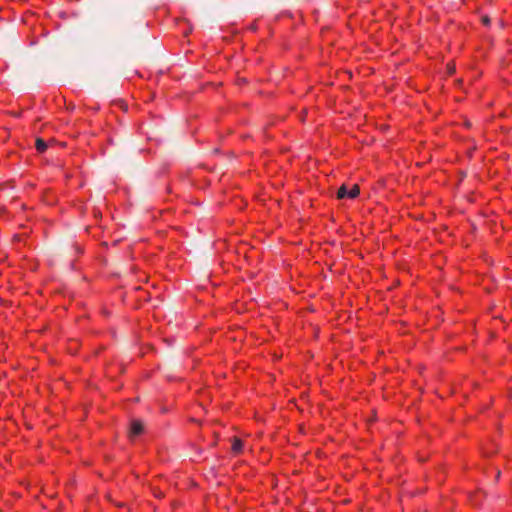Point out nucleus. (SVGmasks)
<instances>
[{"label":"nucleus","instance_id":"1","mask_svg":"<svg viewBox=\"0 0 512 512\" xmlns=\"http://www.w3.org/2000/svg\"><path fill=\"white\" fill-rule=\"evenodd\" d=\"M359 193H360V188L356 184L352 185V187L350 189L346 185H342L337 191V198L338 199H344V198L355 199L359 195Z\"/></svg>","mask_w":512,"mask_h":512},{"label":"nucleus","instance_id":"2","mask_svg":"<svg viewBox=\"0 0 512 512\" xmlns=\"http://www.w3.org/2000/svg\"><path fill=\"white\" fill-rule=\"evenodd\" d=\"M144 430V425L140 420H133L130 428V436H138Z\"/></svg>","mask_w":512,"mask_h":512},{"label":"nucleus","instance_id":"3","mask_svg":"<svg viewBox=\"0 0 512 512\" xmlns=\"http://www.w3.org/2000/svg\"><path fill=\"white\" fill-rule=\"evenodd\" d=\"M35 145H36V149H37L40 153L45 152V151H46V149H47V143H46L43 139H41V138H38V139L36 140Z\"/></svg>","mask_w":512,"mask_h":512},{"label":"nucleus","instance_id":"4","mask_svg":"<svg viewBox=\"0 0 512 512\" xmlns=\"http://www.w3.org/2000/svg\"><path fill=\"white\" fill-rule=\"evenodd\" d=\"M243 443L240 439L234 438L232 443V450L235 453H239L242 450Z\"/></svg>","mask_w":512,"mask_h":512},{"label":"nucleus","instance_id":"5","mask_svg":"<svg viewBox=\"0 0 512 512\" xmlns=\"http://www.w3.org/2000/svg\"><path fill=\"white\" fill-rule=\"evenodd\" d=\"M481 21H482V23H483L485 26L490 25V22H491L490 18H489L488 16H486V15H485V16H483V17L481 18Z\"/></svg>","mask_w":512,"mask_h":512},{"label":"nucleus","instance_id":"6","mask_svg":"<svg viewBox=\"0 0 512 512\" xmlns=\"http://www.w3.org/2000/svg\"><path fill=\"white\" fill-rule=\"evenodd\" d=\"M454 70H455V68H454V67H449V72H450V73H453V72H454Z\"/></svg>","mask_w":512,"mask_h":512}]
</instances>
